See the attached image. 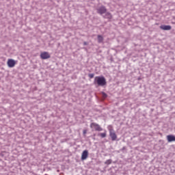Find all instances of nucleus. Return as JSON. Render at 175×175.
<instances>
[{
	"mask_svg": "<svg viewBox=\"0 0 175 175\" xmlns=\"http://www.w3.org/2000/svg\"><path fill=\"white\" fill-rule=\"evenodd\" d=\"M94 84H97L99 87H104L107 83L106 82V78L105 77H95Z\"/></svg>",
	"mask_w": 175,
	"mask_h": 175,
	"instance_id": "obj_1",
	"label": "nucleus"
},
{
	"mask_svg": "<svg viewBox=\"0 0 175 175\" xmlns=\"http://www.w3.org/2000/svg\"><path fill=\"white\" fill-rule=\"evenodd\" d=\"M108 131H109V136L111 138V140L113 142L117 140V134H116V132L114 131L113 126H109Z\"/></svg>",
	"mask_w": 175,
	"mask_h": 175,
	"instance_id": "obj_2",
	"label": "nucleus"
},
{
	"mask_svg": "<svg viewBox=\"0 0 175 175\" xmlns=\"http://www.w3.org/2000/svg\"><path fill=\"white\" fill-rule=\"evenodd\" d=\"M90 128L93 129V131H96L97 132H101V131H103L102 127L95 122L90 124Z\"/></svg>",
	"mask_w": 175,
	"mask_h": 175,
	"instance_id": "obj_3",
	"label": "nucleus"
},
{
	"mask_svg": "<svg viewBox=\"0 0 175 175\" xmlns=\"http://www.w3.org/2000/svg\"><path fill=\"white\" fill-rule=\"evenodd\" d=\"M106 12H107V10L106 9V7L103 5L97 9V13H98V14H105Z\"/></svg>",
	"mask_w": 175,
	"mask_h": 175,
	"instance_id": "obj_4",
	"label": "nucleus"
},
{
	"mask_svg": "<svg viewBox=\"0 0 175 175\" xmlns=\"http://www.w3.org/2000/svg\"><path fill=\"white\" fill-rule=\"evenodd\" d=\"M8 68H14L16 66V61L13 59H9L7 62Z\"/></svg>",
	"mask_w": 175,
	"mask_h": 175,
	"instance_id": "obj_5",
	"label": "nucleus"
},
{
	"mask_svg": "<svg viewBox=\"0 0 175 175\" xmlns=\"http://www.w3.org/2000/svg\"><path fill=\"white\" fill-rule=\"evenodd\" d=\"M50 57V54L48 52H42L40 54L41 59H49Z\"/></svg>",
	"mask_w": 175,
	"mask_h": 175,
	"instance_id": "obj_6",
	"label": "nucleus"
},
{
	"mask_svg": "<svg viewBox=\"0 0 175 175\" xmlns=\"http://www.w3.org/2000/svg\"><path fill=\"white\" fill-rule=\"evenodd\" d=\"M88 158V150H85L83 151L81 154V161H85Z\"/></svg>",
	"mask_w": 175,
	"mask_h": 175,
	"instance_id": "obj_7",
	"label": "nucleus"
},
{
	"mask_svg": "<svg viewBox=\"0 0 175 175\" xmlns=\"http://www.w3.org/2000/svg\"><path fill=\"white\" fill-rule=\"evenodd\" d=\"M167 140L168 143H172V142H175V136L173 135H167Z\"/></svg>",
	"mask_w": 175,
	"mask_h": 175,
	"instance_id": "obj_8",
	"label": "nucleus"
},
{
	"mask_svg": "<svg viewBox=\"0 0 175 175\" xmlns=\"http://www.w3.org/2000/svg\"><path fill=\"white\" fill-rule=\"evenodd\" d=\"M161 29H163V31H170L172 29V26L170 25H161L160 26Z\"/></svg>",
	"mask_w": 175,
	"mask_h": 175,
	"instance_id": "obj_9",
	"label": "nucleus"
},
{
	"mask_svg": "<svg viewBox=\"0 0 175 175\" xmlns=\"http://www.w3.org/2000/svg\"><path fill=\"white\" fill-rule=\"evenodd\" d=\"M104 18H107L108 20H111L113 18V16L110 14V12H106Z\"/></svg>",
	"mask_w": 175,
	"mask_h": 175,
	"instance_id": "obj_10",
	"label": "nucleus"
},
{
	"mask_svg": "<svg viewBox=\"0 0 175 175\" xmlns=\"http://www.w3.org/2000/svg\"><path fill=\"white\" fill-rule=\"evenodd\" d=\"M98 43H103V36L100 35L97 36Z\"/></svg>",
	"mask_w": 175,
	"mask_h": 175,
	"instance_id": "obj_11",
	"label": "nucleus"
},
{
	"mask_svg": "<svg viewBox=\"0 0 175 175\" xmlns=\"http://www.w3.org/2000/svg\"><path fill=\"white\" fill-rule=\"evenodd\" d=\"M111 162H112L111 159H108L105 162V165H110L111 164Z\"/></svg>",
	"mask_w": 175,
	"mask_h": 175,
	"instance_id": "obj_12",
	"label": "nucleus"
},
{
	"mask_svg": "<svg viewBox=\"0 0 175 175\" xmlns=\"http://www.w3.org/2000/svg\"><path fill=\"white\" fill-rule=\"evenodd\" d=\"M100 137H103V138L106 137V133H100Z\"/></svg>",
	"mask_w": 175,
	"mask_h": 175,
	"instance_id": "obj_13",
	"label": "nucleus"
},
{
	"mask_svg": "<svg viewBox=\"0 0 175 175\" xmlns=\"http://www.w3.org/2000/svg\"><path fill=\"white\" fill-rule=\"evenodd\" d=\"M94 74H89L90 79H94Z\"/></svg>",
	"mask_w": 175,
	"mask_h": 175,
	"instance_id": "obj_14",
	"label": "nucleus"
},
{
	"mask_svg": "<svg viewBox=\"0 0 175 175\" xmlns=\"http://www.w3.org/2000/svg\"><path fill=\"white\" fill-rule=\"evenodd\" d=\"M103 98H107V94L105 92H103Z\"/></svg>",
	"mask_w": 175,
	"mask_h": 175,
	"instance_id": "obj_15",
	"label": "nucleus"
},
{
	"mask_svg": "<svg viewBox=\"0 0 175 175\" xmlns=\"http://www.w3.org/2000/svg\"><path fill=\"white\" fill-rule=\"evenodd\" d=\"M83 44H84V46H88V43L87 42H83Z\"/></svg>",
	"mask_w": 175,
	"mask_h": 175,
	"instance_id": "obj_16",
	"label": "nucleus"
},
{
	"mask_svg": "<svg viewBox=\"0 0 175 175\" xmlns=\"http://www.w3.org/2000/svg\"><path fill=\"white\" fill-rule=\"evenodd\" d=\"M83 135H85L87 133V130H83Z\"/></svg>",
	"mask_w": 175,
	"mask_h": 175,
	"instance_id": "obj_17",
	"label": "nucleus"
}]
</instances>
